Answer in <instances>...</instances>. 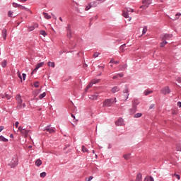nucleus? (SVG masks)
<instances>
[{"instance_id": "nucleus-44", "label": "nucleus", "mask_w": 181, "mask_h": 181, "mask_svg": "<svg viewBox=\"0 0 181 181\" xmlns=\"http://www.w3.org/2000/svg\"><path fill=\"white\" fill-rule=\"evenodd\" d=\"M67 37L69 39H71V31L67 32Z\"/></svg>"}, {"instance_id": "nucleus-24", "label": "nucleus", "mask_w": 181, "mask_h": 181, "mask_svg": "<svg viewBox=\"0 0 181 181\" xmlns=\"http://www.w3.org/2000/svg\"><path fill=\"white\" fill-rule=\"evenodd\" d=\"M35 165L39 168V166H41L42 165V160L40 159H37L36 161H35Z\"/></svg>"}, {"instance_id": "nucleus-1", "label": "nucleus", "mask_w": 181, "mask_h": 181, "mask_svg": "<svg viewBox=\"0 0 181 181\" xmlns=\"http://www.w3.org/2000/svg\"><path fill=\"white\" fill-rule=\"evenodd\" d=\"M139 100L138 99H134L132 101V108L130 109V114H135L136 112V107L139 105Z\"/></svg>"}, {"instance_id": "nucleus-61", "label": "nucleus", "mask_w": 181, "mask_h": 181, "mask_svg": "<svg viewBox=\"0 0 181 181\" xmlns=\"http://www.w3.org/2000/svg\"><path fill=\"white\" fill-rule=\"evenodd\" d=\"M114 64H119V61H115Z\"/></svg>"}, {"instance_id": "nucleus-7", "label": "nucleus", "mask_w": 181, "mask_h": 181, "mask_svg": "<svg viewBox=\"0 0 181 181\" xmlns=\"http://www.w3.org/2000/svg\"><path fill=\"white\" fill-rule=\"evenodd\" d=\"M173 37V34L163 33L160 35L161 40H170Z\"/></svg>"}, {"instance_id": "nucleus-17", "label": "nucleus", "mask_w": 181, "mask_h": 181, "mask_svg": "<svg viewBox=\"0 0 181 181\" xmlns=\"http://www.w3.org/2000/svg\"><path fill=\"white\" fill-rule=\"evenodd\" d=\"M144 181H155V180L152 176H147L144 178Z\"/></svg>"}, {"instance_id": "nucleus-21", "label": "nucleus", "mask_w": 181, "mask_h": 181, "mask_svg": "<svg viewBox=\"0 0 181 181\" xmlns=\"http://www.w3.org/2000/svg\"><path fill=\"white\" fill-rule=\"evenodd\" d=\"M20 9H24L25 11H27V12H30V13H32V11H30V9H29L22 5H20Z\"/></svg>"}, {"instance_id": "nucleus-48", "label": "nucleus", "mask_w": 181, "mask_h": 181, "mask_svg": "<svg viewBox=\"0 0 181 181\" xmlns=\"http://www.w3.org/2000/svg\"><path fill=\"white\" fill-rule=\"evenodd\" d=\"M5 97L7 98V100H11V95H9L8 93H5Z\"/></svg>"}, {"instance_id": "nucleus-46", "label": "nucleus", "mask_w": 181, "mask_h": 181, "mask_svg": "<svg viewBox=\"0 0 181 181\" xmlns=\"http://www.w3.org/2000/svg\"><path fill=\"white\" fill-rule=\"evenodd\" d=\"M91 5L88 4V6H86L85 11H88L90 8H91Z\"/></svg>"}, {"instance_id": "nucleus-12", "label": "nucleus", "mask_w": 181, "mask_h": 181, "mask_svg": "<svg viewBox=\"0 0 181 181\" xmlns=\"http://www.w3.org/2000/svg\"><path fill=\"white\" fill-rule=\"evenodd\" d=\"M122 16H124V18H129V21H131V17H129V13L127 11V10L124 9L123 10V13Z\"/></svg>"}, {"instance_id": "nucleus-59", "label": "nucleus", "mask_w": 181, "mask_h": 181, "mask_svg": "<svg viewBox=\"0 0 181 181\" xmlns=\"http://www.w3.org/2000/svg\"><path fill=\"white\" fill-rule=\"evenodd\" d=\"M175 176H176L177 179H178V180H180V175L177 174V175H175Z\"/></svg>"}, {"instance_id": "nucleus-43", "label": "nucleus", "mask_w": 181, "mask_h": 181, "mask_svg": "<svg viewBox=\"0 0 181 181\" xmlns=\"http://www.w3.org/2000/svg\"><path fill=\"white\" fill-rule=\"evenodd\" d=\"M34 87H35V88H38V87H39V82H35L34 83Z\"/></svg>"}, {"instance_id": "nucleus-60", "label": "nucleus", "mask_w": 181, "mask_h": 181, "mask_svg": "<svg viewBox=\"0 0 181 181\" xmlns=\"http://www.w3.org/2000/svg\"><path fill=\"white\" fill-rule=\"evenodd\" d=\"M177 81L178 83H181V78H177Z\"/></svg>"}, {"instance_id": "nucleus-15", "label": "nucleus", "mask_w": 181, "mask_h": 181, "mask_svg": "<svg viewBox=\"0 0 181 181\" xmlns=\"http://www.w3.org/2000/svg\"><path fill=\"white\" fill-rule=\"evenodd\" d=\"M111 91L113 94H115V93H118V91H119V88H118V86H114Z\"/></svg>"}, {"instance_id": "nucleus-55", "label": "nucleus", "mask_w": 181, "mask_h": 181, "mask_svg": "<svg viewBox=\"0 0 181 181\" xmlns=\"http://www.w3.org/2000/svg\"><path fill=\"white\" fill-rule=\"evenodd\" d=\"M15 125L16 127L18 128V127H19V122H16Z\"/></svg>"}, {"instance_id": "nucleus-64", "label": "nucleus", "mask_w": 181, "mask_h": 181, "mask_svg": "<svg viewBox=\"0 0 181 181\" xmlns=\"http://www.w3.org/2000/svg\"><path fill=\"white\" fill-rule=\"evenodd\" d=\"M22 107H23V108H25V107H26V104L23 103V104L22 105Z\"/></svg>"}, {"instance_id": "nucleus-40", "label": "nucleus", "mask_w": 181, "mask_h": 181, "mask_svg": "<svg viewBox=\"0 0 181 181\" xmlns=\"http://www.w3.org/2000/svg\"><path fill=\"white\" fill-rule=\"evenodd\" d=\"M93 179H94V177L90 176L89 177H86L85 180L86 181H91V180H93Z\"/></svg>"}, {"instance_id": "nucleus-33", "label": "nucleus", "mask_w": 181, "mask_h": 181, "mask_svg": "<svg viewBox=\"0 0 181 181\" xmlns=\"http://www.w3.org/2000/svg\"><path fill=\"white\" fill-rule=\"evenodd\" d=\"M93 84H94V83H93V82L90 83L87 86L86 88L85 89L86 91H87V90H88L89 88H91V87H93Z\"/></svg>"}, {"instance_id": "nucleus-38", "label": "nucleus", "mask_w": 181, "mask_h": 181, "mask_svg": "<svg viewBox=\"0 0 181 181\" xmlns=\"http://www.w3.org/2000/svg\"><path fill=\"white\" fill-rule=\"evenodd\" d=\"M92 83L93 84H97V83H100V79H93V80H92Z\"/></svg>"}, {"instance_id": "nucleus-18", "label": "nucleus", "mask_w": 181, "mask_h": 181, "mask_svg": "<svg viewBox=\"0 0 181 181\" xmlns=\"http://www.w3.org/2000/svg\"><path fill=\"white\" fill-rule=\"evenodd\" d=\"M136 181H142V174H137Z\"/></svg>"}, {"instance_id": "nucleus-25", "label": "nucleus", "mask_w": 181, "mask_h": 181, "mask_svg": "<svg viewBox=\"0 0 181 181\" xmlns=\"http://www.w3.org/2000/svg\"><path fill=\"white\" fill-rule=\"evenodd\" d=\"M0 141H2V142H8L9 140L8 139L4 137V136H0Z\"/></svg>"}, {"instance_id": "nucleus-53", "label": "nucleus", "mask_w": 181, "mask_h": 181, "mask_svg": "<svg viewBox=\"0 0 181 181\" xmlns=\"http://www.w3.org/2000/svg\"><path fill=\"white\" fill-rule=\"evenodd\" d=\"M18 76L19 77V78H21V80H22V75H21V72H18Z\"/></svg>"}, {"instance_id": "nucleus-23", "label": "nucleus", "mask_w": 181, "mask_h": 181, "mask_svg": "<svg viewBox=\"0 0 181 181\" xmlns=\"http://www.w3.org/2000/svg\"><path fill=\"white\" fill-rule=\"evenodd\" d=\"M44 15V18H45V19H51L52 16H50V15H49V13L44 12L43 13Z\"/></svg>"}, {"instance_id": "nucleus-32", "label": "nucleus", "mask_w": 181, "mask_h": 181, "mask_svg": "<svg viewBox=\"0 0 181 181\" xmlns=\"http://www.w3.org/2000/svg\"><path fill=\"white\" fill-rule=\"evenodd\" d=\"M146 32H148V27L144 26L143 28L142 35H145V33H146Z\"/></svg>"}, {"instance_id": "nucleus-62", "label": "nucleus", "mask_w": 181, "mask_h": 181, "mask_svg": "<svg viewBox=\"0 0 181 181\" xmlns=\"http://www.w3.org/2000/svg\"><path fill=\"white\" fill-rule=\"evenodd\" d=\"M177 105H178V107H181V102H178Z\"/></svg>"}, {"instance_id": "nucleus-30", "label": "nucleus", "mask_w": 181, "mask_h": 181, "mask_svg": "<svg viewBox=\"0 0 181 181\" xmlns=\"http://www.w3.org/2000/svg\"><path fill=\"white\" fill-rule=\"evenodd\" d=\"M48 66H49V67L54 68L56 65H55L54 62H49Z\"/></svg>"}, {"instance_id": "nucleus-41", "label": "nucleus", "mask_w": 181, "mask_h": 181, "mask_svg": "<svg viewBox=\"0 0 181 181\" xmlns=\"http://www.w3.org/2000/svg\"><path fill=\"white\" fill-rule=\"evenodd\" d=\"M6 64H7L6 60L3 61L2 63H1V66L4 68L6 67Z\"/></svg>"}, {"instance_id": "nucleus-45", "label": "nucleus", "mask_w": 181, "mask_h": 181, "mask_svg": "<svg viewBox=\"0 0 181 181\" xmlns=\"http://www.w3.org/2000/svg\"><path fill=\"white\" fill-rule=\"evenodd\" d=\"M13 13V12H12L11 11H9L8 13V16H9V18H12V14Z\"/></svg>"}, {"instance_id": "nucleus-36", "label": "nucleus", "mask_w": 181, "mask_h": 181, "mask_svg": "<svg viewBox=\"0 0 181 181\" xmlns=\"http://www.w3.org/2000/svg\"><path fill=\"white\" fill-rule=\"evenodd\" d=\"M142 117V113H136L134 115V118H141Z\"/></svg>"}, {"instance_id": "nucleus-58", "label": "nucleus", "mask_w": 181, "mask_h": 181, "mask_svg": "<svg viewBox=\"0 0 181 181\" xmlns=\"http://www.w3.org/2000/svg\"><path fill=\"white\" fill-rule=\"evenodd\" d=\"M4 126H0V132H2L4 131Z\"/></svg>"}, {"instance_id": "nucleus-56", "label": "nucleus", "mask_w": 181, "mask_h": 181, "mask_svg": "<svg viewBox=\"0 0 181 181\" xmlns=\"http://www.w3.org/2000/svg\"><path fill=\"white\" fill-rule=\"evenodd\" d=\"M22 129H23V127H18V131H20V132H22Z\"/></svg>"}, {"instance_id": "nucleus-11", "label": "nucleus", "mask_w": 181, "mask_h": 181, "mask_svg": "<svg viewBox=\"0 0 181 181\" xmlns=\"http://www.w3.org/2000/svg\"><path fill=\"white\" fill-rule=\"evenodd\" d=\"M115 124L117 127H122V125H124V119L119 118L117 121L115 122Z\"/></svg>"}, {"instance_id": "nucleus-9", "label": "nucleus", "mask_w": 181, "mask_h": 181, "mask_svg": "<svg viewBox=\"0 0 181 181\" xmlns=\"http://www.w3.org/2000/svg\"><path fill=\"white\" fill-rule=\"evenodd\" d=\"M88 98H89L90 100H92V101L98 100V93H95L93 94H90V95H88Z\"/></svg>"}, {"instance_id": "nucleus-34", "label": "nucleus", "mask_w": 181, "mask_h": 181, "mask_svg": "<svg viewBox=\"0 0 181 181\" xmlns=\"http://www.w3.org/2000/svg\"><path fill=\"white\" fill-rule=\"evenodd\" d=\"M66 29L67 32H71V25L70 24H68Z\"/></svg>"}, {"instance_id": "nucleus-19", "label": "nucleus", "mask_w": 181, "mask_h": 181, "mask_svg": "<svg viewBox=\"0 0 181 181\" xmlns=\"http://www.w3.org/2000/svg\"><path fill=\"white\" fill-rule=\"evenodd\" d=\"M1 35L4 40H6V29H3Z\"/></svg>"}, {"instance_id": "nucleus-28", "label": "nucleus", "mask_w": 181, "mask_h": 181, "mask_svg": "<svg viewBox=\"0 0 181 181\" xmlns=\"http://www.w3.org/2000/svg\"><path fill=\"white\" fill-rule=\"evenodd\" d=\"M123 158L124 159H126V160H128V159H129V158H131V153L124 155Z\"/></svg>"}, {"instance_id": "nucleus-10", "label": "nucleus", "mask_w": 181, "mask_h": 181, "mask_svg": "<svg viewBox=\"0 0 181 181\" xmlns=\"http://www.w3.org/2000/svg\"><path fill=\"white\" fill-rule=\"evenodd\" d=\"M44 131L49 132V134H54V129L50 128V125H48L44 128Z\"/></svg>"}, {"instance_id": "nucleus-6", "label": "nucleus", "mask_w": 181, "mask_h": 181, "mask_svg": "<svg viewBox=\"0 0 181 181\" xmlns=\"http://www.w3.org/2000/svg\"><path fill=\"white\" fill-rule=\"evenodd\" d=\"M129 97V89L126 86L125 89L123 90L122 100L123 101H127Z\"/></svg>"}, {"instance_id": "nucleus-37", "label": "nucleus", "mask_w": 181, "mask_h": 181, "mask_svg": "<svg viewBox=\"0 0 181 181\" xmlns=\"http://www.w3.org/2000/svg\"><path fill=\"white\" fill-rule=\"evenodd\" d=\"M13 8H21V4H18V3H13Z\"/></svg>"}, {"instance_id": "nucleus-54", "label": "nucleus", "mask_w": 181, "mask_h": 181, "mask_svg": "<svg viewBox=\"0 0 181 181\" xmlns=\"http://www.w3.org/2000/svg\"><path fill=\"white\" fill-rule=\"evenodd\" d=\"M153 107H155V104H151L149 107V110H152V108H153Z\"/></svg>"}, {"instance_id": "nucleus-8", "label": "nucleus", "mask_w": 181, "mask_h": 181, "mask_svg": "<svg viewBox=\"0 0 181 181\" xmlns=\"http://www.w3.org/2000/svg\"><path fill=\"white\" fill-rule=\"evenodd\" d=\"M161 94L166 95V94H170V88L169 86H165L160 90Z\"/></svg>"}, {"instance_id": "nucleus-4", "label": "nucleus", "mask_w": 181, "mask_h": 181, "mask_svg": "<svg viewBox=\"0 0 181 181\" xmlns=\"http://www.w3.org/2000/svg\"><path fill=\"white\" fill-rule=\"evenodd\" d=\"M142 4L143 5L140 6V9H146L152 4V0H142Z\"/></svg>"}, {"instance_id": "nucleus-27", "label": "nucleus", "mask_w": 181, "mask_h": 181, "mask_svg": "<svg viewBox=\"0 0 181 181\" xmlns=\"http://www.w3.org/2000/svg\"><path fill=\"white\" fill-rule=\"evenodd\" d=\"M152 93H153V91L152 90H144L145 95H149V94H152Z\"/></svg>"}, {"instance_id": "nucleus-2", "label": "nucleus", "mask_w": 181, "mask_h": 181, "mask_svg": "<svg viewBox=\"0 0 181 181\" xmlns=\"http://www.w3.org/2000/svg\"><path fill=\"white\" fill-rule=\"evenodd\" d=\"M115 103H117V98H110V99H106L105 100V101L103 102V107H111V105H112V104H114Z\"/></svg>"}, {"instance_id": "nucleus-22", "label": "nucleus", "mask_w": 181, "mask_h": 181, "mask_svg": "<svg viewBox=\"0 0 181 181\" xmlns=\"http://www.w3.org/2000/svg\"><path fill=\"white\" fill-rule=\"evenodd\" d=\"M127 64H124L119 66V70H120V71H124L125 70V69H127Z\"/></svg>"}, {"instance_id": "nucleus-20", "label": "nucleus", "mask_w": 181, "mask_h": 181, "mask_svg": "<svg viewBox=\"0 0 181 181\" xmlns=\"http://www.w3.org/2000/svg\"><path fill=\"white\" fill-rule=\"evenodd\" d=\"M127 45L126 44H123L122 45L120 46L119 47V50L122 52H125V47H126Z\"/></svg>"}, {"instance_id": "nucleus-5", "label": "nucleus", "mask_w": 181, "mask_h": 181, "mask_svg": "<svg viewBox=\"0 0 181 181\" xmlns=\"http://www.w3.org/2000/svg\"><path fill=\"white\" fill-rule=\"evenodd\" d=\"M16 100L18 103V105H17V110H21V108H22V103L23 102V100H22V96H21V95H17L16 96Z\"/></svg>"}, {"instance_id": "nucleus-49", "label": "nucleus", "mask_w": 181, "mask_h": 181, "mask_svg": "<svg viewBox=\"0 0 181 181\" xmlns=\"http://www.w3.org/2000/svg\"><path fill=\"white\" fill-rule=\"evenodd\" d=\"M98 56H100V53H98V52H95L93 54V57H98Z\"/></svg>"}, {"instance_id": "nucleus-29", "label": "nucleus", "mask_w": 181, "mask_h": 181, "mask_svg": "<svg viewBox=\"0 0 181 181\" xmlns=\"http://www.w3.org/2000/svg\"><path fill=\"white\" fill-rule=\"evenodd\" d=\"M44 97H46V92H44V93H42V94H40V95H39L40 100H43V98H44Z\"/></svg>"}, {"instance_id": "nucleus-57", "label": "nucleus", "mask_w": 181, "mask_h": 181, "mask_svg": "<svg viewBox=\"0 0 181 181\" xmlns=\"http://www.w3.org/2000/svg\"><path fill=\"white\" fill-rule=\"evenodd\" d=\"M112 78H113V80H115V79L118 78V74L112 77Z\"/></svg>"}, {"instance_id": "nucleus-31", "label": "nucleus", "mask_w": 181, "mask_h": 181, "mask_svg": "<svg viewBox=\"0 0 181 181\" xmlns=\"http://www.w3.org/2000/svg\"><path fill=\"white\" fill-rule=\"evenodd\" d=\"M40 35L44 36V37H46V36H47V33H46V31H45V30H40Z\"/></svg>"}, {"instance_id": "nucleus-13", "label": "nucleus", "mask_w": 181, "mask_h": 181, "mask_svg": "<svg viewBox=\"0 0 181 181\" xmlns=\"http://www.w3.org/2000/svg\"><path fill=\"white\" fill-rule=\"evenodd\" d=\"M21 134L24 135V136L26 138L28 137V135H29V130L24 129L21 130Z\"/></svg>"}, {"instance_id": "nucleus-63", "label": "nucleus", "mask_w": 181, "mask_h": 181, "mask_svg": "<svg viewBox=\"0 0 181 181\" xmlns=\"http://www.w3.org/2000/svg\"><path fill=\"white\" fill-rule=\"evenodd\" d=\"M110 63H115L114 59H112L110 61Z\"/></svg>"}, {"instance_id": "nucleus-3", "label": "nucleus", "mask_w": 181, "mask_h": 181, "mask_svg": "<svg viewBox=\"0 0 181 181\" xmlns=\"http://www.w3.org/2000/svg\"><path fill=\"white\" fill-rule=\"evenodd\" d=\"M19 164V159L16 156L13 157L8 164V166H11V168H15Z\"/></svg>"}, {"instance_id": "nucleus-51", "label": "nucleus", "mask_w": 181, "mask_h": 181, "mask_svg": "<svg viewBox=\"0 0 181 181\" xmlns=\"http://www.w3.org/2000/svg\"><path fill=\"white\" fill-rule=\"evenodd\" d=\"M23 80H26V74H23Z\"/></svg>"}, {"instance_id": "nucleus-42", "label": "nucleus", "mask_w": 181, "mask_h": 181, "mask_svg": "<svg viewBox=\"0 0 181 181\" xmlns=\"http://www.w3.org/2000/svg\"><path fill=\"white\" fill-rule=\"evenodd\" d=\"M40 176V177H46V173L45 172L41 173Z\"/></svg>"}, {"instance_id": "nucleus-39", "label": "nucleus", "mask_w": 181, "mask_h": 181, "mask_svg": "<svg viewBox=\"0 0 181 181\" xmlns=\"http://www.w3.org/2000/svg\"><path fill=\"white\" fill-rule=\"evenodd\" d=\"M82 152H87V153H88V149H87V148H86V146H82Z\"/></svg>"}, {"instance_id": "nucleus-50", "label": "nucleus", "mask_w": 181, "mask_h": 181, "mask_svg": "<svg viewBox=\"0 0 181 181\" xmlns=\"http://www.w3.org/2000/svg\"><path fill=\"white\" fill-rule=\"evenodd\" d=\"M29 30H30V32H32V30H35V26L29 27Z\"/></svg>"}, {"instance_id": "nucleus-14", "label": "nucleus", "mask_w": 181, "mask_h": 181, "mask_svg": "<svg viewBox=\"0 0 181 181\" xmlns=\"http://www.w3.org/2000/svg\"><path fill=\"white\" fill-rule=\"evenodd\" d=\"M43 64H45V62H40L37 64L35 66V69H34V71H37V70H39L40 67H42Z\"/></svg>"}, {"instance_id": "nucleus-16", "label": "nucleus", "mask_w": 181, "mask_h": 181, "mask_svg": "<svg viewBox=\"0 0 181 181\" xmlns=\"http://www.w3.org/2000/svg\"><path fill=\"white\" fill-rule=\"evenodd\" d=\"M89 5H90V6H91L92 8H95L96 6H98V2H97V1H93V2H90V3L89 4Z\"/></svg>"}, {"instance_id": "nucleus-52", "label": "nucleus", "mask_w": 181, "mask_h": 181, "mask_svg": "<svg viewBox=\"0 0 181 181\" xmlns=\"http://www.w3.org/2000/svg\"><path fill=\"white\" fill-rule=\"evenodd\" d=\"M117 76L118 77H124V74L121 73V74H117Z\"/></svg>"}, {"instance_id": "nucleus-35", "label": "nucleus", "mask_w": 181, "mask_h": 181, "mask_svg": "<svg viewBox=\"0 0 181 181\" xmlns=\"http://www.w3.org/2000/svg\"><path fill=\"white\" fill-rule=\"evenodd\" d=\"M125 11H127V13H129V12L132 13L134 12V9L131 8H124Z\"/></svg>"}, {"instance_id": "nucleus-47", "label": "nucleus", "mask_w": 181, "mask_h": 181, "mask_svg": "<svg viewBox=\"0 0 181 181\" xmlns=\"http://www.w3.org/2000/svg\"><path fill=\"white\" fill-rule=\"evenodd\" d=\"M179 16H181V13H177L175 15V19H179Z\"/></svg>"}, {"instance_id": "nucleus-26", "label": "nucleus", "mask_w": 181, "mask_h": 181, "mask_svg": "<svg viewBox=\"0 0 181 181\" xmlns=\"http://www.w3.org/2000/svg\"><path fill=\"white\" fill-rule=\"evenodd\" d=\"M168 45V41L163 40L162 42L160 44V47H165V45Z\"/></svg>"}]
</instances>
